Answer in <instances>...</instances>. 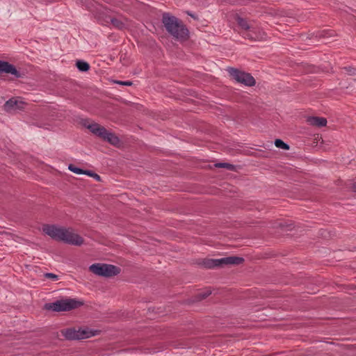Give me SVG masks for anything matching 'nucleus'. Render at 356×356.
<instances>
[{"instance_id": "f257e3e1", "label": "nucleus", "mask_w": 356, "mask_h": 356, "mask_svg": "<svg viewBox=\"0 0 356 356\" xmlns=\"http://www.w3.org/2000/svg\"><path fill=\"white\" fill-rule=\"evenodd\" d=\"M42 231L57 241L76 246H80L83 243V238L71 228H65L55 225H44Z\"/></svg>"}, {"instance_id": "f03ea898", "label": "nucleus", "mask_w": 356, "mask_h": 356, "mask_svg": "<svg viewBox=\"0 0 356 356\" xmlns=\"http://www.w3.org/2000/svg\"><path fill=\"white\" fill-rule=\"evenodd\" d=\"M161 21L168 33L173 38L180 41L188 38L189 31L180 19L168 13H164Z\"/></svg>"}, {"instance_id": "7ed1b4c3", "label": "nucleus", "mask_w": 356, "mask_h": 356, "mask_svg": "<svg viewBox=\"0 0 356 356\" xmlns=\"http://www.w3.org/2000/svg\"><path fill=\"white\" fill-rule=\"evenodd\" d=\"M82 303L74 299L66 298L58 300L53 302L47 303L44 305V308L47 310L53 312H68L72 309H76Z\"/></svg>"}, {"instance_id": "20e7f679", "label": "nucleus", "mask_w": 356, "mask_h": 356, "mask_svg": "<svg viewBox=\"0 0 356 356\" xmlns=\"http://www.w3.org/2000/svg\"><path fill=\"white\" fill-rule=\"evenodd\" d=\"M93 134L99 137L105 141L108 142L113 145H117L120 143V139L114 134L108 131L104 127L97 123H92L86 125Z\"/></svg>"}, {"instance_id": "39448f33", "label": "nucleus", "mask_w": 356, "mask_h": 356, "mask_svg": "<svg viewBox=\"0 0 356 356\" xmlns=\"http://www.w3.org/2000/svg\"><path fill=\"white\" fill-rule=\"evenodd\" d=\"M89 269L94 274L105 277H111L120 273V268L118 266L106 264H94Z\"/></svg>"}, {"instance_id": "423d86ee", "label": "nucleus", "mask_w": 356, "mask_h": 356, "mask_svg": "<svg viewBox=\"0 0 356 356\" xmlns=\"http://www.w3.org/2000/svg\"><path fill=\"white\" fill-rule=\"evenodd\" d=\"M244 261L243 257L232 256L223 257L216 259H207L203 261L202 265L206 268H213L216 267L227 266V265H237L241 264Z\"/></svg>"}, {"instance_id": "0eeeda50", "label": "nucleus", "mask_w": 356, "mask_h": 356, "mask_svg": "<svg viewBox=\"0 0 356 356\" xmlns=\"http://www.w3.org/2000/svg\"><path fill=\"white\" fill-rule=\"evenodd\" d=\"M227 71L229 74L238 83L247 86H253L255 85L254 77L250 74L241 71L236 68L228 67Z\"/></svg>"}, {"instance_id": "6e6552de", "label": "nucleus", "mask_w": 356, "mask_h": 356, "mask_svg": "<svg viewBox=\"0 0 356 356\" xmlns=\"http://www.w3.org/2000/svg\"><path fill=\"white\" fill-rule=\"evenodd\" d=\"M62 335L67 340H80L89 338L95 335V333L88 329L67 328L61 331Z\"/></svg>"}, {"instance_id": "1a4fd4ad", "label": "nucleus", "mask_w": 356, "mask_h": 356, "mask_svg": "<svg viewBox=\"0 0 356 356\" xmlns=\"http://www.w3.org/2000/svg\"><path fill=\"white\" fill-rule=\"evenodd\" d=\"M243 35L251 40H261L266 37V33L261 28L251 26L250 29L248 32H244Z\"/></svg>"}, {"instance_id": "9d476101", "label": "nucleus", "mask_w": 356, "mask_h": 356, "mask_svg": "<svg viewBox=\"0 0 356 356\" xmlns=\"http://www.w3.org/2000/svg\"><path fill=\"white\" fill-rule=\"evenodd\" d=\"M0 73H6L13 75L15 78H22L23 74L20 73L14 65L0 60Z\"/></svg>"}, {"instance_id": "9b49d317", "label": "nucleus", "mask_w": 356, "mask_h": 356, "mask_svg": "<svg viewBox=\"0 0 356 356\" xmlns=\"http://www.w3.org/2000/svg\"><path fill=\"white\" fill-rule=\"evenodd\" d=\"M24 103L15 98H11L6 102L3 105V108L7 112H10L15 110H22L24 108Z\"/></svg>"}, {"instance_id": "f8f14e48", "label": "nucleus", "mask_w": 356, "mask_h": 356, "mask_svg": "<svg viewBox=\"0 0 356 356\" xmlns=\"http://www.w3.org/2000/svg\"><path fill=\"white\" fill-rule=\"evenodd\" d=\"M307 122L309 124L317 127H323L327 124L326 118L323 117L311 116L307 118Z\"/></svg>"}, {"instance_id": "ddd939ff", "label": "nucleus", "mask_w": 356, "mask_h": 356, "mask_svg": "<svg viewBox=\"0 0 356 356\" xmlns=\"http://www.w3.org/2000/svg\"><path fill=\"white\" fill-rule=\"evenodd\" d=\"M237 23L238 26L243 29L245 32H248L250 29L251 26L248 24V21L241 17H237Z\"/></svg>"}, {"instance_id": "4468645a", "label": "nucleus", "mask_w": 356, "mask_h": 356, "mask_svg": "<svg viewBox=\"0 0 356 356\" xmlns=\"http://www.w3.org/2000/svg\"><path fill=\"white\" fill-rule=\"evenodd\" d=\"M76 66L81 72H87L90 69V65L84 60H77Z\"/></svg>"}, {"instance_id": "2eb2a0df", "label": "nucleus", "mask_w": 356, "mask_h": 356, "mask_svg": "<svg viewBox=\"0 0 356 356\" xmlns=\"http://www.w3.org/2000/svg\"><path fill=\"white\" fill-rule=\"evenodd\" d=\"M275 145L277 147L284 149V150H289L290 148L289 145L287 143H284L281 139H276L275 140Z\"/></svg>"}, {"instance_id": "dca6fc26", "label": "nucleus", "mask_w": 356, "mask_h": 356, "mask_svg": "<svg viewBox=\"0 0 356 356\" xmlns=\"http://www.w3.org/2000/svg\"><path fill=\"white\" fill-rule=\"evenodd\" d=\"M111 24L118 29H122L124 28L125 24L121 20L117 18H112L111 19Z\"/></svg>"}, {"instance_id": "f3484780", "label": "nucleus", "mask_w": 356, "mask_h": 356, "mask_svg": "<svg viewBox=\"0 0 356 356\" xmlns=\"http://www.w3.org/2000/svg\"><path fill=\"white\" fill-rule=\"evenodd\" d=\"M68 169L75 173V174H77V175H84L85 174V172H86V170H83L81 168H79L78 167H76L75 165H74L73 164H70L68 165Z\"/></svg>"}, {"instance_id": "a211bd4d", "label": "nucleus", "mask_w": 356, "mask_h": 356, "mask_svg": "<svg viewBox=\"0 0 356 356\" xmlns=\"http://www.w3.org/2000/svg\"><path fill=\"white\" fill-rule=\"evenodd\" d=\"M218 168H226L229 170H235L236 167L234 165L229 163H218L215 165Z\"/></svg>"}, {"instance_id": "6ab92c4d", "label": "nucleus", "mask_w": 356, "mask_h": 356, "mask_svg": "<svg viewBox=\"0 0 356 356\" xmlns=\"http://www.w3.org/2000/svg\"><path fill=\"white\" fill-rule=\"evenodd\" d=\"M84 175H88L89 177H93L97 181H100L101 180V177H100V176L99 175H97V173H95V172H94L92 171H90V170H86Z\"/></svg>"}, {"instance_id": "aec40b11", "label": "nucleus", "mask_w": 356, "mask_h": 356, "mask_svg": "<svg viewBox=\"0 0 356 356\" xmlns=\"http://www.w3.org/2000/svg\"><path fill=\"white\" fill-rule=\"evenodd\" d=\"M44 277L51 279L54 281H57L58 280V276L51 273H45Z\"/></svg>"}, {"instance_id": "412c9836", "label": "nucleus", "mask_w": 356, "mask_h": 356, "mask_svg": "<svg viewBox=\"0 0 356 356\" xmlns=\"http://www.w3.org/2000/svg\"><path fill=\"white\" fill-rule=\"evenodd\" d=\"M115 83L119 85L126 86H132V84H133V83L130 81H115Z\"/></svg>"}, {"instance_id": "4be33fe9", "label": "nucleus", "mask_w": 356, "mask_h": 356, "mask_svg": "<svg viewBox=\"0 0 356 356\" xmlns=\"http://www.w3.org/2000/svg\"><path fill=\"white\" fill-rule=\"evenodd\" d=\"M346 70L348 72L349 74H354L355 69L351 67H345Z\"/></svg>"}, {"instance_id": "5701e85b", "label": "nucleus", "mask_w": 356, "mask_h": 356, "mask_svg": "<svg viewBox=\"0 0 356 356\" xmlns=\"http://www.w3.org/2000/svg\"><path fill=\"white\" fill-rule=\"evenodd\" d=\"M210 293H211L209 292V293H205V294H202H202H200V296H201V298H206V297H207Z\"/></svg>"}, {"instance_id": "b1692460", "label": "nucleus", "mask_w": 356, "mask_h": 356, "mask_svg": "<svg viewBox=\"0 0 356 356\" xmlns=\"http://www.w3.org/2000/svg\"><path fill=\"white\" fill-rule=\"evenodd\" d=\"M354 190L356 191V183L354 184Z\"/></svg>"}]
</instances>
